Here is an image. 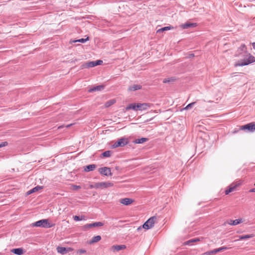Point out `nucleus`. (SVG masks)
I'll return each mask as SVG.
<instances>
[{"label": "nucleus", "mask_w": 255, "mask_h": 255, "mask_svg": "<svg viewBox=\"0 0 255 255\" xmlns=\"http://www.w3.org/2000/svg\"><path fill=\"white\" fill-rule=\"evenodd\" d=\"M255 62V57L251 53H248L244 59L239 60L234 64L235 67H243Z\"/></svg>", "instance_id": "obj_1"}, {"label": "nucleus", "mask_w": 255, "mask_h": 255, "mask_svg": "<svg viewBox=\"0 0 255 255\" xmlns=\"http://www.w3.org/2000/svg\"><path fill=\"white\" fill-rule=\"evenodd\" d=\"M157 219L156 216H152L148 219L142 225L137 228V230L143 228L145 230H148L153 227L154 224L157 222Z\"/></svg>", "instance_id": "obj_2"}, {"label": "nucleus", "mask_w": 255, "mask_h": 255, "mask_svg": "<svg viewBox=\"0 0 255 255\" xmlns=\"http://www.w3.org/2000/svg\"><path fill=\"white\" fill-rule=\"evenodd\" d=\"M32 225L33 226L41 227L43 228H51L53 226L52 224H51L50 223H49L48 219H43L39 220L35 222Z\"/></svg>", "instance_id": "obj_3"}, {"label": "nucleus", "mask_w": 255, "mask_h": 255, "mask_svg": "<svg viewBox=\"0 0 255 255\" xmlns=\"http://www.w3.org/2000/svg\"><path fill=\"white\" fill-rule=\"evenodd\" d=\"M129 140L128 138L122 137L120 138L117 142L113 144V148H117L118 147H123L128 143Z\"/></svg>", "instance_id": "obj_4"}, {"label": "nucleus", "mask_w": 255, "mask_h": 255, "mask_svg": "<svg viewBox=\"0 0 255 255\" xmlns=\"http://www.w3.org/2000/svg\"><path fill=\"white\" fill-rule=\"evenodd\" d=\"M113 186L114 184L112 182L109 181L97 182L96 189H104L112 187Z\"/></svg>", "instance_id": "obj_5"}, {"label": "nucleus", "mask_w": 255, "mask_h": 255, "mask_svg": "<svg viewBox=\"0 0 255 255\" xmlns=\"http://www.w3.org/2000/svg\"><path fill=\"white\" fill-rule=\"evenodd\" d=\"M103 63L102 60H97L95 61H90L87 63L84 64L82 65V68H89L91 67H93L97 65H100Z\"/></svg>", "instance_id": "obj_6"}, {"label": "nucleus", "mask_w": 255, "mask_h": 255, "mask_svg": "<svg viewBox=\"0 0 255 255\" xmlns=\"http://www.w3.org/2000/svg\"><path fill=\"white\" fill-rule=\"evenodd\" d=\"M241 130H248L249 131L253 132L255 130V123L254 122L242 126L240 127Z\"/></svg>", "instance_id": "obj_7"}, {"label": "nucleus", "mask_w": 255, "mask_h": 255, "mask_svg": "<svg viewBox=\"0 0 255 255\" xmlns=\"http://www.w3.org/2000/svg\"><path fill=\"white\" fill-rule=\"evenodd\" d=\"M98 171L102 175L105 176H111L112 175L111 168L108 167L100 168H99Z\"/></svg>", "instance_id": "obj_8"}, {"label": "nucleus", "mask_w": 255, "mask_h": 255, "mask_svg": "<svg viewBox=\"0 0 255 255\" xmlns=\"http://www.w3.org/2000/svg\"><path fill=\"white\" fill-rule=\"evenodd\" d=\"M228 248L226 247H222L218 249H216L213 251H208L204 254V255H215L217 253L220 252L224 251L226 250H227Z\"/></svg>", "instance_id": "obj_9"}, {"label": "nucleus", "mask_w": 255, "mask_h": 255, "mask_svg": "<svg viewBox=\"0 0 255 255\" xmlns=\"http://www.w3.org/2000/svg\"><path fill=\"white\" fill-rule=\"evenodd\" d=\"M245 221L243 218H239L236 220H230L228 222V224L231 226H236L240 224L243 223Z\"/></svg>", "instance_id": "obj_10"}, {"label": "nucleus", "mask_w": 255, "mask_h": 255, "mask_svg": "<svg viewBox=\"0 0 255 255\" xmlns=\"http://www.w3.org/2000/svg\"><path fill=\"white\" fill-rule=\"evenodd\" d=\"M56 249L58 253L62 255L72 252L73 250V249L71 248H66L62 247H58Z\"/></svg>", "instance_id": "obj_11"}, {"label": "nucleus", "mask_w": 255, "mask_h": 255, "mask_svg": "<svg viewBox=\"0 0 255 255\" xmlns=\"http://www.w3.org/2000/svg\"><path fill=\"white\" fill-rule=\"evenodd\" d=\"M151 105L149 103H138L137 104V110H146L150 107Z\"/></svg>", "instance_id": "obj_12"}, {"label": "nucleus", "mask_w": 255, "mask_h": 255, "mask_svg": "<svg viewBox=\"0 0 255 255\" xmlns=\"http://www.w3.org/2000/svg\"><path fill=\"white\" fill-rule=\"evenodd\" d=\"M134 200L131 198H125L120 199V202L124 205H129L134 202Z\"/></svg>", "instance_id": "obj_13"}, {"label": "nucleus", "mask_w": 255, "mask_h": 255, "mask_svg": "<svg viewBox=\"0 0 255 255\" xmlns=\"http://www.w3.org/2000/svg\"><path fill=\"white\" fill-rule=\"evenodd\" d=\"M11 252L17 255H22L24 254L23 250L22 248L13 249L11 250Z\"/></svg>", "instance_id": "obj_14"}, {"label": "nucleus", "mask_w": 255, "mask_h": 255, "mask_svg": "<svg viewBox=\"0 0 255 255\" xmlns=\"http://www.w3.org/2000/svg\"><path fill=\"white\" fill-rule=\"evenodd\" d=\"M196 26L197 24L196 23H187L181 24L180 25V27H182L183 29H186L189 27H196Z\"/></svg>", "instance_id": "obj_15"}, {"label": "nucleus", "mask_w": 255, "mask_h": 255, "mask_svg": "<svg viewBox=\"0 0 255 255\" xmlns=\"http://www.w3.org/2000/svg\"><path fill=\"white\" fill-rule=\"evenodd\" d=\"M101 240V237L99 235L95 236L92 238V239L89 241V244L91 245L95 243H97L99 242Z\"/></svg>", "instance_id": "obj_16"}, {"label": "nucleus", "mask_w": 255, "mask_h": 255, "mask_svg": "<svg viewBox=\"0 0 255 255\" xmlns=\"http://www.w3.org/2000/svg\"><path fill=\"white\" fill-rule=\"evenodd\" d=\"M238 51L239 52V54H236V56L238 57L240 56V54L242 52H247V47L245 44H242L240 47H239Z\"/></svg>", "instance_id": "obj_17"}, {"label": "nucleus", "mask_w": 255, "mask_h": 255, "mask_svg": "<svg viewBox=\"0 0 255 255\" xmlns=\"http://www.w3.org/2000/svg\"><path fill=\"white\" fill-rule=\"evenodd\" d=\"M104 88V86L103 85H100L96 87H95L93 88H91L88 90L89 92H93L96 91H101L103 90Z\"/></svg>", "instance_id": "obj_18"}, {"label": "nucleus", "mask_w": 255, "mask_h": 255, "mask_svg": "<svg viewBox=\"0 0 255 255\" xmlns=\"http://www.w3.org/2000/svg\"><path fill=\"white\" fill-rule=\"evenodd\" d=\"M89 40V37L88 36H87L86 38H81V39H79L78 40H71L69 42L71 44H72L73 43H75L77 42L84 43Z\"/></svg>", "instance_id": "obj_19"}, {"label": "nucleus", "mask_w": 255, "mask_h": 255, "mask_svg": "<svg viewBox=\"0 0 255 255\" xmlns=\"http://www.w3.org/2000/svg\"><path fill=\"white\" fill-rule=\"evenodd\" d=\"M42 189H43V187L42 186H37L33 188L32 189L28 191L27 192V195H29V194H32V193H33L34 192H37L38 190H41Z\"/></svg>", "instance_id": "obj_20"}, {"label": "nucleus", "mask_w": 255, "mask_h": 255, "mask_svg": "<svg viewBox=\"0 0 255 255\" xmlns=\"http://www.w3.org/2000/svg\"><path fill=\"white\" fill-rule=\"evenodd\" d=\"M126 248V246L125 245H116L113 246L112 247V249L114 251H119L120 250L125 249Z\"/></svg>", "instance_id": "obj_21"}, {"label": "nucleus", "mask_w": 255, "mask_h": 255, "mask_svg": "<svg viewBox=\"0 0 255 255\" xmlns=\"http://www.w3.org/2000/svg\"><path fill=\"white\" fill-rule=\"evenodd\" d=\"M141 88V86L139 85H133L129 87L128 90L130 91H133L137 90H139Z\"/></svg>", "instance_id": "obj_22"}, {"label": "nucleus", "mask_w": 255, "mask_h": 255, "mask_svg": "<svg viewBox=\"0 0 255 255\" xmlns=\"http://www.w3.org/2000/svg\"><path fill=\"white\" fill-rule=\"evenodd\" d=\"M96 168V165L95 164H91L86 166L85 168V171L86 172H89L90 171H93Z\"/></svg>", "instance_id": "obj_23"}, {"label": "nucleus", "mask_w": 255, "mask_h": 255, "mask_svg": "<svg viewBox=\"0 0 255 255\" xmlns=\"http://www.w3.org/2000/svg\"><path fill=\"white\" fill-rule=\"evenodd\" d=\"M137 104H135V103H133V104H131L130 105H129L128 106H127L126 107V110L128 111V110H129L130 109H132V110H135V111H137Z\"/></svg>", "instance_id": "obj_24"}, {"label": "nucleus", "mask_w": 255, "mask_h": 255, "mask_svg": "<svg viewBox=\"0 0 255 255\" xmlns=\"http://www.w3.org/2000/svg\"><path fill=\"white\" fill-rule=\"evenodd\" d=\"M236 190V189L235 188V187L231 184L229 186V188L228 189H227L226 191H225V194L226 195H228L230 193L232 192H233L234 191H235Z\"/></svg>", "instance_id": "obj_25"}, {"label": "nucleus", "mask_w": 255, "mask_h": 255, "mask_svg": "<svg viewBox=\"0 0 255 255\" xmlns=\"http://www.w3.org/2000/svg\"><path fill=\"white\" fill-rule=\"evenodd\" d=\"M148 140V139L147 138L142 137L139 139H136L135 140L134 142L136 144H140L144 143Z\"/></svg>", "instance_id": "obj_26"}, {"label": "nucleus", "mask_w": 255, "mask_h": 255, "mask_svg": "<svg viewBox=\"0 0 255 255\" xmlns=\"http://www.w3.org/2000/svg\"><path fill=\"white\" fill-rule=\"evenodd\" d=\"M116 102V100L115 99H112L108 101H107L105 104V106L106 108L109 107L111 106L114 105Z\"/></svg>", "instance_id": "obj_27"}, {"label": "nucleus", "mask_w": 255, "mask_h": 255, "mask_svg": "<svg viewBox=\"0 0 255 255\" xmlns=\"http://www.w3.org/2000/svg\"><path fill=\"white\" fill-rule=\"evenodd\" d=\"M254 237V234H250V235H243V236H239V239L240 240H244V239H247L253 238Z\"/></svg>", "instance_id": "obj_28"}, {"label": "nucleus", "mask_w": 255, "mask_h": 255, "mask_svg": "<svg viewBox=\"0 0 255 255\" xmlns=\"http://www.w3.org/2000/svg\"><path fill=\"white\" fill-rule=\"evenodd\" d=\"M243 183V182L241 180H239L235 181L232 183V184L235 187L236 189L238 187L241 186Z\"/></svg>", "instance_id": "obj_29"}, {"label": "nucleus", "mask_w": 255, "mask_h": 255, "mask_svg": "<svg viewBox=\"0 0 255 255\" xmlns=\"http://www.w3.org/2000/svg\"><path fill=\"white\" fill-rule=\"evenodd\" d=\"M104 225V223L101 222H95L92 223L93 227H102Z\"/></svg>", "instance_id": "obj_30"}, {"label": "nucleus", "mask_w": 255, "mask_h": 255, "mask_svg": "<svg viewBox=\"0 0 255 255\" xmlns=\"http://www.w3.org/2000/svg\"><path fill=\"white\" fill-rule=\"evenodd\" d=\"M73 219L75 221H81V220H84V216H81V217H80L79 216H73Z\"/></svg>", "instance_id": "obj_31"}, {"label": "nucleus", "mask_w": 255, "mask_h": 255, "mask_svg": "<svg viewBox=\"0 0 255 255\" xmlns=\"http://www.w3.org/2000/svg\"><path fill=\"white\" fill-rule=\"evenodd\" d=\"M195 104V102H193V103H191L188 104L186 107H185L184 108L182 109L181 110V111L184 110H188L189 109L192 108L193 105H194Z\"/></svg>", "instance_id": "obj_32"}, {"label": "nucleus", "mask_w": 255, "mask_h": 255, "mask_svg": "<svg viewBox=\"0 0 255 255\" xmlns=\"http://www.w3.org/2000/svg\"><path fill=\"white\" fill-rule=\"evenodd\" d=\"M174 81V79L173 78H166V79H164L163 81V82L164 83H168V82H173Z\"/></svg>", "instance_id": "obj_33"}, {"label": "nucleus", "mask_w": 255, "mask_h": 255, "mask_svg": "<svg viewBox=\"0 0 255 255\" xmlns=\"http://www.w3.org/2000/svg\"><path fill=\"white\" fill-rule=\"evenodd\" d=\"M83 227V229L85 230H87L90 228H93L92 223L86 224Z\"/></svg>", "instance_id": "obj_34"}, {"label": "nucleus", "mask_w": 255, "mask_h": 255, "mask_svg": "<svg viewBox=\"0 0 255 255\" xmlns=\"http://www.w3.org/2000/svg\"><path fill=\"white\" fill-rule=\"evenodd\" d=\"M111 155V153L110 151H106L103 153V155L104 157H110Z\"/></svg>", "instance_id": "obj_35"}, {"label": "nucleus", "mask_w": 255, "mask_h": 255, "mask_svg": "<svg viewBox=\"0 0 255 255\" xmlns=\"http://www.w3.org/2000/svg\"><path fill=\"white\" fill-rule=\"evenodd\" d=\"M71 189L73 190H79L80 189H81V186H78V185H71Z\"/></svg>", "instance_id": "obj_36"}, {"label": "nucleus", "mask_w": 255, "mask_h": 255, "mask_svg": "<svg viewBox=\"0 0 255 255\" xmlns=\"http://www.w3.org/2000/svg\"><path fill=\"white\" fill-rule=\"evenodd\" d=\"M86 253V251L84 249H80L77 251V253L80 255H82L85 254Z\"/></svg>", "instance_id": "obj_37"}, {"label": "nucleus", "mask_w": 255, "mask_h": 255, "mask_svg": "<svg viewBox=\"0 0 255 255\" xmlns=\"http://www.w3.org/2000/svg\"><path fill=\"white\" fill-rule=\"evenodd\" d=\"M173 29V27L172 26H166L162 27V30H163V31L166 30H169Z\"/></svg>", "instance_id": "obj_38"}, {"label": "nucleus", "mask_w": 255, "mask_h": 255, "mask_svg": "<svg viewBox=\"0 0 255 255\" xmlns=\"http://www.w3.org/2000/svg\"><path fill=\"white\" fill-rule=\"evenodd\" d=\"M96 187H97V183H95L93 184H91L90 186H89V188L90 189H93V188H95L96 189Z\"/></svg>", "instance_id": "obj_39"}, {"label": "nucleus", "mask_w": 255, "mask_h": 255, "mask_svg": "<svg viewBox=\"0 0 255 255\" xmlns=\"http://www.w3.org/2000/svg\"><path fill=\"white\" fill-rule=\"evenodd\" d=\"M8 144L7 142L5 141V142H2L0 144V147H3V146H6Z\"/></svg>", "instance_id": "obj_40"}, {"label": "nucleus", "mask_w": 255, "mask_h": 255, "mask_svg": "<svg viewBox=\"0 0 255 255\" xmlns=\"http://www.w3.org/2000/svg\"><path fill=\"white\" fill-rule=\"evenodd\" d=\"M200 241V239L199 238H196V239H193L191 240V241L192 243L199 242Z\"/></svg>", "instance_id": "obj_41"}, {"label": "nucleus", "mask_w": 255, "mask_h": 255, "mask_svg": "<svg viewBox=\"0 0 255 255\" xmlns=\"http://www.w3.org/2000/svg\"><path fill=\"white\" fill-rule=\"evenodd\" d=\"M192 243V241H191V240H189V241H187V242H185V243H184V245H190V244L191 243Z\"/></svg>", "instance_id": "obj_42"}, {"label": "nucleus", "mask_w": 255, "mask_h": 255, "mask_svg": "<svg viewBox=\"0 0 255 255\" xmlns=\"http://www.w3.org/2000/svg\"><path fill=\"white\" fill-rule=\"evenodd\" d=\"M161 32H163V30H162V28L158 29L156 31L157 33H160Z\"/></svg>", "instance_id": "obj_43"}, {"label": "nucleus", "mask_w": 255, "mask_h": 255, "mask_svg": "<svg viewBox=\"0 0 255 255\" xmlns=\"http://www.w3.org/2000/svg\"><path fill=\"white\" fill-rule=\"evenodd\" d=\"M250 192H255V188H253V189H252L250 190Z\"/></svg>", "instance_id": "obj_44"}, {"label": "nucleus", "mask_w": 255, "mask_h": 255, "mask_svg": "<svg viewBox=\"0 0 255 255\" xmlns=\"http://www.w3.org/2000/svg\"><path fill=\"white\" fill-rule=\"evenodd\" d=\"M73 125H74V124H71L68 125H67V126H66V127L67 128H69L70 127H71V126H72Z\"/></svg>", "instance_id": "obj_45"}, {"label": "nucleus", "mask_w": 255, "mask_h": 255, "mask_svg": "<svg viewBox=\"0 0 255 255\" xmlns=\"http://www.w3.org/2000/svg\"><path fill=\"white\" fill-rule=\"evenodd\" d=\"M252 45L253 46L254 49L255 50V42L252 43Z\"/></svg>", "instance_id": "obj_46"}, {"label": "nucleus", "mask_w": 255, "mask_h": 255, "mask_svg": "<svg viewBox=\"0 0 255 255\" xmlns=\"http://www.w3.org/2000/svg\"><path fill=\"white\" fill-rule=\"evenodd\" d=\"M63 127H64V126H60L58 127V128L60 129V128H62Z\"/></svg>", "instance_id": "obj_47"}]
</instances>
